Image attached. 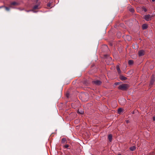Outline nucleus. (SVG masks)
Returning <instances> with one entry per match:
<instances>
[{
  "label": "nucleus",
  "instance_id": "9b49d317",
  "mask_svg": "<svg viewBox=\"0 0 155 155\" xmlns=\"http://www.w3.org/2000/svg\"><path fill=\"white\" fill-rule=\"evenodd\" d=\"M120 78L121 80L124 81L126 80L127 78L123 76H121L120 77Z\"/></svg>",
  "mask_w": 155,
  "mask_h": 155
},
{
  "label": "nucleus",
  "instance_id": "f8f14e48",
  "mask_svg": "<svg viewBox=\"0 0 155 155\" xmlns=\"http://www.w3.org/2000/svg\"><path fill=\"white\" fill-rule=\"evenodd\" d=\"M66 142V140L65 138H63L61 140V143L63 144H64Z\"/></svg>",
  "mask_w": 155,
  "mask_h": 155
},
{
  "label": "nucleus",
  "instance_id": "bb28decb",
  "mask_svg": "<svg viewBox=\"0 0 155 155\" xmlns=\"http://www.w3.org/2000/svg\"><path fill=\"white\" fill-rule=\"evenodd\" d=\"M4 6H0V8H3Z\"/></svg>",
  "mask_w": 155,
  "mask_h": 155
},
{
  "label": "nucleus",
  "instance_id": "b1692460",
  "mask_svg": "<svg viewBox=\"0 0 155 155\" xmlns=\"http://www.w3.org/2000/svg\"><path fill=\"white\" fill-rule=\"evenodd\" d=\"M143 10L145 12H146L147 11V9L145 8H144L143 9Z\"/></svg>",
  "mask_w": 155,
  "mask_h": 155
},
{
  "label": "nucleus",
  "instance_id": "ddd939ff",
  "mask_svg": "<svg viewBox=\"0 0 155 155\" xmlns=\"http://www.w3.org/2000/svg\"><path fill=\"white\" fill-rule=\"evenodd\" d=\"M136 147H135V146H132L130 148V149L131 151H134Z\"/></svg>",
  "mask_w": 155,
  "mask_h": 155
},
{
  "label": "nucleus",
  "instance_id": "72a5a7b5",
  "mask_svg": "<svg viewBox=\"0 0 155 155\" xmlns=\"http://www.w3.org/2000/svg\"><path fill=\"white\" fill-rule=\"evenodd\" d=\"M65 145L67 146V145H67V144H66V145Z\"/></svg>",
  "mask_w": 155,
  "mask_h": 155
},
{
  "label": "nucleus",
  "instance_id": "7c9ffc66",
  "mask_svg": "<svg viewBox=\"0 0 155 155\" xmlns=\"http://www.w3.org/2000/svg\"><path fill=\"white\" fill-rule=\"evenodd\" d=\"M109 59H111V57H109Z\"/></svg>",
  "mask_w": 155,
  "mask_h": 155
},
{
  "label": "nucleus",
  "instance_id": "5701e85b",
  "mask_svg": "<svg viewBox=\"0 0 155 155\" xmlns=\"http://www.w3.org/2000/svg\"><path fill=\"white\" fill-rule=\"evenodd\" d=\"M119 84V82H116L114 84L115 85H118Z\"/></svg>",
  "mask_w": 155,
  "mask_h": 155
},
{
  "label": "nucleus",
  "instance_id": "c85d7f7f",
  "mask_svg": "<svg viewBox=\"0 0 155 155\" xmlns=\"http://www.w3.org/2000/svg\"><path fill=\"white\" fill-rule=\"evenodd\" d=\"M126 122H127V123H128V122H129V121L128 120H127Z\"/></svg>",
  "mask_w": 155,
  "mask_h": 155
},
{
  "label": "nucleus",
  "instance_id": "6ab92c4d",
  "mask_svg": "<svg viewBox=\"0 0 155 155\" xmlns=\"http://www.w3.org/2000/svg\"><path fill=\"white\" fill-rule=\"evenodd\" d=\"M126 37L128 39V40H130L131 39V37H130V36L129 35H127L126 36Z\"/></svg>",
  "mask_w": 155,
  "mask_h": 155
},
{
  "label": "nucleus",
  "instance_id": "dca6fc26",
  "mask_svg": "<svg viewBox=\"0 0 155 155\" xmlns=\"http://www.w3.org/2000/svg\"><path fill=\"white\" fill-rule=\"evenodd\" d=\"M129 11L130 12H132V13H133L134 12V9L133 8H130V9H129Z\"/></svg>",
  "mask_w": 155,
  "mask_h": 155
},
{
  "label": "nucleus",
  "instance_id": "f03ea898",
  "mask_svg": "<svg viewBox=\"0 0 155 155\" xmlns=\"http://www.w3.org/2000/svg\"><path fill=\"white\" fill-rule=\"evenodd\" d=\"M153 17V15H146L144 16V19L147 21H148L151 20V18Z\"/></svg>",
  "mask_w": 155,
  "mask_h": 155
},
{
  "label": "nucleus",
  "instance_id": "1a4fd4ad",
  "mask_svg": "<svg viewBox=\"0 0 155 155\" xmlns=\"http://www.w3.org/2000/svg\"><path fill=\"white\" fill-rule=\"evenodd\" d=\"M116 68L117 70L118 73L120 74L121 73V71L120 70V68H119V65H117Z\"/></svg>",
  "mask_w": 155,
  "mask_h": 155
},
{
  "label": "nucleus",
  "instance_id": "aec40b11",
  "mask_svg": "<svg viewBox=\"0 0 155 155\" xmlns=\"http://www.w3.org/2000/svg\"><path fill=\"white\" fill-rule=\"evenodd\" d=\"M103 47L105 48L106 49H107L108 48V47L106 45H104L103 46Z\"/></svg>",
  "mask_w": 155,
  "mask_h": 155
},
{
  "label": "nucleus",
  "instance_id": "39448f33",
  "mask_svg": "<svg viewBox=\"0 0 155 155\" xmlns=\"http://www.w3.org/2000/svg\"><path fill=\"white\" fill-rule=\"evenodd\" d=\"M93 82L94 84L97 85H100L102 83L99 80L94 81H93Z\"/></svg>",
  "mask_w": 155,
  "mask_h": 155
},
{
  "label": "nucleus",
  "instance_id": "0eeeda50",
  "mask_svg": "<svg viewBox=\"0 0 155 155\" xmlns=\"http://www.w3.org/2000/svg\"><path fill=\"white\" fill-rule=\"evenodd\" d=\"M10 5L11 6L14 5V6H17L18 5V3L16 2H12L11 3Z\"/></svg>",
  "mask_w": 155,
  "mask_h": 155
},
{
  "label": "nucleus",
  "instance_id": "393cba45",
  "mask_svg": "<svg viewBox=\"0 0 155 155\" xmlns=\"http://www.w3.org/2000/svg\"><path fill=\"white\" fill-rule=\"evenodd\" d=\"M64 147L65 148H67L68 147H69V146H64Z\"/></svg>",
  "mask_w": 155,
  "mask_h": 155
},
{
  "label": "nucleus",
  "instance_id": "9d476101",
  "mask_svg": "<svg viewBox=\"0 0 155 155\" xmlns=\"http://www.w3.org/2000/svg\"><path fill=\"white\" fill-rule=\"evenodd\" d=\"M147 25L146 24H143V25L142 27L143 29H145L147 28Z\"/></svg>",
  "mask_w": 155,
  "mask_h": 155
},
{
  "label": "nucleus",
  "instance_id": "f3484780",
  "mask_svg": "<svg viewBox=\"0 0 155 155\" xmlns=\"http://www.w3.org/2000/svg\"><path fill=\"white\" fill-rule=\"evenodd\" d=\"M78 113L81 114H84V111L82 110L80 111L79 110H78Z\"/></svg>",
  "mask_w": 155,
  "mask_h": 155
},
{
  "label": "nucleus",
  "instance_id": "4468645a",
  "mask_svg": "<svg viewBox=\"0 0 155 155\" xmlns=\"http://www.w3.org/2000/svg\"><path fill=\"white\" fill-rule=\"evenodd\" d=\"M128 63L129 65H132L133 64L134 61L132 60H130L129 61Z\"/></svg>",
  "mask_w": 155,
  "mask_h": 155
},
{
  "label": "nucleus",
  "instance_id": "7ed1b4c3",
  "mask_svg": "<svg viewBox=\"0 0 155 155\" xmlns=\"http://www.w3.org/2000/svg\"><path fill=\"white\" fill-rule=\"evenodd\" d=\"M119 103L121 105H124L126 102V100L124 98L120 99L119 100Z\"/></svg>",
  "mask_w": 155,
  "mask_h": 155
},
{
  "label": "nucleus",
  "instance_id": "412c9836",
  "mask_svg": "<svg viewBox=\"0 0 155 155\" xmlns=\"http://www.w3.org/2000/svg\"><path fill=\"white\" fill-rule=\"evenodd\" d=\"M51 6V3H48L47 4V6L48 7H50Z\"/></svg>",
  "mask_w": 155,
  "mask_h": 155
},
{
  "label": "nucleus",
  "instance_id": "423d86ee",
  "mask_svg": "<svg viewBox=\"0 0 155 155\" xmlns=\"http://www.w3.org/2000/svg\"><path fill=\"white\" fill-rule=\"evenodd\" d=\"M33 10H32V11H33V10H36L40 8L39 7V5L37 4L35 5L33 7Z\"/></svg>",
  "mask_w": 155,
  "mask_h": 155
},
{
  "label": "nucleus",
  "instance_id": "2f4dec72",
  "mask_svg": "<svg viewBox=\"0 0 155 155\" xmlns=\"http://www.w3.org/2000/svg\"><path fill=\"white\" fill-rule=\"evenodd\" d=\"M114 103H115V104H116V101H114Z\"/></svg>",
  "mask_w": 155,
  "mask_h": 155
},
{
  "label": "nucleus",
  "instance_id": "c9c22d12",
  "mask_svg": "<svg viewBox=\"0 0 155 155\" xmlns=\"http://www.w3.org/2000/svg\"><path fill=\"white\" fill-rule=\"evenodd\" d=\"M67 97H68V95H67Z\"/></svg>",
  "mask_w": 155,
  "mask_h": 155
},
{
  "label": "nucleus",
  "instance_id": "f257e3e1",
  "mask_svg": "<svg viewBox=\"0 0 155 155\" xmlns=\"http://www.w3.org/2000/svg\"><path fill=\"white\" fill-rule=\"evenodd\" d=\"M129 86L128 84H123L120 85L118 87L119 90L122 91H126L127 90L129 87Z\"/></svg>",
  "mask_w": 155,
  "mask_h": 155
},
{
  "label": "nucleus",
  "instance_id": "2eb2a0df",
  "mask_svg": "<svg viewBox=\"0 0 155 155\" xmlns=\"http://www.w3.org/2000/svg\"><path fill=\"white\" fill-rule=\"evenodd\" d=\"M123 109L121 108H119L117 112L119 114H120L121 112L122 111Z\"/></svg>",
  "mask_w": 155,
  "mask_h": 155
},
{
  "label": "nucleus",
  "instance_id": "473e14b6",
  "mask_svg": "<svg viewBox=\"0 0 155 155\" xmlns=\"http://www.w3.org/2000/svg\"><path fill=\"white\" fill-rule=\"evenodd\" d=\"M150 83H151V84H153V83H152L151 82H150Z\"/></svg>",
  "mask_w": 155,
  "mask_h": 155
},
{
  "label": "nucleus",
  "instance_id": "4be33fe9",
  "mask_svg": "<svg viewBox=\"0 0 155 155\" xmlns=\"http://www.w3.org/2000/svg\"><path fill=\"white\" fill-rule=\"evenodd\" d=\"M153 65H151L150 66V68L151 69H153Z\"/></svg>",
  "mask_w": 155,
  "mask_h": 155
},
{
  "label": "nucleus",
  "instance_id": "cd10ccee",
  "mask_svg": "<svg viewBox=\"0 0 155 155\" xmlns=\"http://www.w3.org/2000/svg\"><path fill=\"white\" fill-rule=\"evenodd\" d=\"M117 155H121L120 153H118Z\"/></svg>",
  "mask_w": 155,
  "mask_h": 155
},
{
  "label": "nucleus",
  "instance_id": "a211bd4d",
  "mask_svg": "<svg viewBox=\"0 0 155 155\" xmlns=\"http://www.w3.org/2000/svg\"><path fill=\"white\" fill-rule=\"evenodd\" d=\"M3 6H4L3 8H5L6 10L8 11L9 10V8L5 6L4 5Z\"/></svg>",
  "mask_w": 155,
  "mask_h": 155
},
{
  "label": "nucleus",
  "instance_id": "a878e982",
  "mask_svg": "<svg viewBox=\"0 0 155 155\" xmlns=\"http://www.w3.org/2000/svg\"><path fill=\"white\" fill-rule=\"evenodd\" d=\"M153 120L155 121V117H153Z\"/></svg>",
  "mask_w": 155,
  "mask_h": 155
},
{
  "label": "nucleus",
  "instance_id": "6e6552de",
  "mask_svg": "<svg viewBox=\"0 0 155 155\" xmlns=\"http://www.w3.org/2000/svg\"><path fill=\"white\" fill-rule=\"evenodd\" d=\"M108 138L110 142H111L112 139V136L111 134H110L108 135Z\"/></svg>",
  "mask_w": 155,
  "mask_h": 155
},
{
  "label": "nucleus",
  "instance_id": "20e7f679",
  "mask_svg": "<svg viewBox=\"0 0 155 155\" xmlns=\"http://www.w3.org/2000/svg\"><path fill=\"white\" fill-rule=\"evenodd\" d=\"M145 52L143 50H140L138 52V55L139 56H142L144 55Z\"/></svg>",
  "mask_w": 155,
  "mask_h": 155
},
{
  "label": "nucleus",
  "instance_id": "c756f323",
  "mask_svg": "<svg viewBox=\"0 0 155 155\" xmlns=\"http://www.w3.org/2000/svg\"><path fill=\"white\" fill-rule=\"evenodd\" d=\"M151 1L153 2H154L155 1V0H151Z\"/></svg>",
  "mask_w": 155,
  "mask_h": 155
},
{
  "label": "nucleus",
  "instance_id": "f704fd0d",
  "mask_svg": "<svg viewBox=\"0 0 155 155\" xmlns=\"http://www.w3.org/2000/svg\"><path fill=\"white\" fill-rule=\"evenodd\" d=\"M119 34H121L120 33H119Z\"/></svg>",
  "mask_w": 155,
  "mask_h": 155
}]
</instances>
